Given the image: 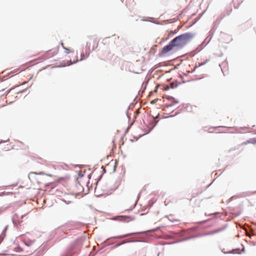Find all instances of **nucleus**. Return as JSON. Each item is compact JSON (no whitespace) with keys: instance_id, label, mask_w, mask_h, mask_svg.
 Masks as SVG:
<instances>
[{"instance_id":"obj_1","label":"nucleus","mask_w":256,"mask_h":256,"mask_svg":"<svg viewBox=\"0 0 256 256\" xmlns=\"http://www.w3.org/2000/svg\"><path fill=\"white\" fill-rule=\"evenodd\" d=\"M98 44V40L96 38H91L89 39V40L86 44V50L85 54L82 53L81 54L82 58L80 60L88 56L90 54V52L96 50Z\"/></svg>"},{"instance_id":"obj_2","label":"nucleus","mask_w":256,"mask_h":256,"mask_svg":"<svg viewBox=\"0 0 256 256\" xmlns=\"http://www.w3.org/2000/svg\"><path fill=\"white\" fill-rule=\"evenodd\" d=\"M194 35L190 33H186L177 36V47H182L189 42Z\"/></svg>"},{"instance_id":"obj_3","label":"nucleus","mask_w":256,"mask_h":256,"mask_svg":"<svg viewBox=\"0 0 256 256\" xmlns=\"http://www.w3.org/2000/svg\"><path fill=\"white\" fill-rule=\"evenodd\" d=\"M176 46V38L170 41V44L164 46L160 52L161 54H164L170 51Z\"/></svg>"},{"instance_id":"obj_4","label":"nucleus","mask_w":256,"mask_h":256,"mask_svg":"<svg viewBox=\"0 0 256 256\" xmlns=\"http://www.w3.org/2000/svg\"><path fill=\"white\" fill-rule=\"evenodd\" d=\"M58 52V50L57 48L52 49V50H48L44 55V58L43 60L51 58L54 55L56 54Z\"/></svg>"},{"instance_id":"obj_5","label":"nucleus","mask_w":256,"mask_h":256,"mask_svg":"<svg viewBox=\"0 0 256 256\" xmlns=\"http://www.w3.org/2000/svg\"><path fill=\"white\" fill-rule=\"evenodd\" d=\"M167 98L170 102V104H168L166 112H170L169 108L172 106H174L176 102L175 99L170 96H168Z\"/></svg>"},{"instance_id":"obj_6","label":"nucleus","mask_w":256,"mask_h":256,"mask_svg":"<svg viewBox=\"0 0 256 256\" xmlns=\"http://www.w3.org/2000/svg\"><path fill=\"white\" fill-rule=\"evenodd\" d=\"M20 93V91H16L14 90V88L10 89L6 94V96L8 98L10 97L11 96H13L15 94H17Z\"/></svg>"},{"instance_id":"obj_7","label":"nucleus","mask_w":256,"mask_h":256,"mask_svg":"<svg viewBox=\"0 0 256 256\" xmlns=\"http://www.w3.org/2000/svg\"><path fill=\"white\" fill-rule=\"evenodd\" d=\"M120 220L122 221H124L125 222H129L130 221L134 220V218L131 216H119Z\"/></svg>"},{"instance_id":"obj_8","label":"nucleus","mask_w":256,"mask_h":256,"mask_svg":"<svg viewBox=\"0 0 256 256\" xmlns=\"http://www.w3.org/2000/svg\"><path fill=\"white\" fill-rule=\"evenodd\" d=\"M224 230V228H218V229H216L215 230H212V231H210V232H208V234H216V233H218V232H222V230Z\"/></svg>"},{"instance_id":"obj_9","label":"nucleus","mask_w":256,"mask_h":256,"mask_svg":"<svg viewBox=\"0 0 256 256\" xmlns=\"http://www.w3.org/2000/svg\"><path fill=\"white\" fill-rule=\"evenodd\" d=\"M62 46L63 48L65 50V52H66V54H70V52H73V50H70V49H68V48H65V47L64 46V44H62Z\"/></svg>"},{"instance_id":"obj_10","label":"nucleus","mask_w":256,"mask_h":256,"mask_svg":"<svg viewBox=\"0 0 256 256\" xmlns=\"http://www.w3.org/2000/svg\"><path fill=\"white\" fill-rule=\"evenodd\" d=\"M84 173H85V172H82L80 171L79 172L78 174V178H82L84 176Z\"/></svg>"},{"instance_id":"obj_11","label":"nucleus","mask_w":256,"mask_h":256,"mask_svg":"<svg viewBox=\"0 0 256 256\" xmlns=\"http://www.w3.org/2000/svg\"><path fill=\"white\" fill-rule=\"evenodd\" d=\"M140 234V232H134V233H131V234H127L126 235H125V237H126V236H132V235H133V234Z\"/></svg>"},{"instance_id":"obj_12","label":"nucleus","mask_w":256,"mask_h":256,"mask_svg":"<svg viewBox=\"0 0 256 256\" xmlns=\"http://www.w3.org/2000/svg\"><path fill=\"white\" fill-rule=\"evenodd\" d=\"M172 114H171V113H170V116H169L170 117H172V116H176V112H174V110H173L172 112Z\"/></svg>"},{"instance_id":"obj_13","label":"nucleus","mask_w":256,"mask_h":256,"mask_svg":"<svg viewBox=\"0 0 256 256\" xmlns=\"http://www.w3.org/2000/svg\"><path fill=\"white\" fill-rule=\"evenodd\" d=\"M16 97H17V96H16L14 98H12L11 100H12V101H14V100H16Z\"/></svg>"}]
</instances>
